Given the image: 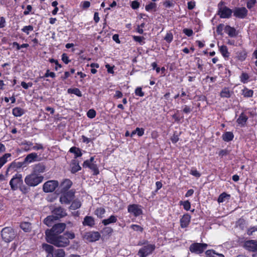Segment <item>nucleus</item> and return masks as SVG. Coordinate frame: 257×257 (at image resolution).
I'll return each instance as SVG.
<instances>
[{
  "instance_id": "55",
  "label": "nucleus",
  "mask_w": 257,
  "mask_h": 257,
  "mask_svg": "<svg viewBox=\"0 0 257 257\" xmlns=\"http://www.w3.org/2000/svg\"><path fill=\"white\" fill-rule=\"evenodd\" d=\"M183 32L186 35H187L188 37L192 36L193 34V32L191 29H187V28L184 29L183 30Z\"/></svg>"
},
{
  "instance_id": "26",
  "label": "nucleus",
  "mask_w": 257,
  "mask_h": 257,
  "mask_svg": "<svg viewBox=\"0 0 257 257\" xmlns=\"http://www.w3.org/2000/svg\"><path fill=\"white\" fill-rule=\"evenodd\" d=\"M12 112L14 116L19 117L24 114L25 111L21 107H16L13 108Z\"/></svg>"
},
{
  "instance_id": "17",
  "label": "nucleus",
  "mask_w": 257,
  "mask_h": 257,
  "mask_svg": "<svg viewBox=\"0 0 257 257\" xmlns=\"http://www.w3.org/2000/svg\"><path fill=\"white\" fill-rule=\"evenodd\" d=\"M65 252L62 249H57L54 250L52 253L47 255V257H64Z\"/></svg>"
},
{
  "instance_id": "37",
  "label": "nucleus",
  "mask_w": 257,
  "mask_h": 257,
  "mask_svg": "<svg viewBox=\"0 0 257 257\" xmlns=\"http://www.w3.org/2000/svg\"><path fill=\"white\" fill-rule=\"evenodd\" d=\"M133 38L135 41L139 43L141 45H143L145 43V38L144 37L133 36Z\"/></svg>"
},
{
  "instance_id": "23",
  "label": "nucleus",
  "mask_w": 257,
  "mask_h": 257,
  "mask_svg": "<svg viewBox=\"0 0 257 257\" xmlns=\"http://www.w3.org/2000/svg\"><path fill=\"white\" fill-rule=\"evenodd\" d=\"M206 257H224L221 253L216 252L214 250H207L205 252Z\"/></svg>"
},
{
  "instance_id": "41",
  "label": "nucleus",
  "mask_w": 257,
  "mask_h": 257,
  "mask_svg": "<svg viewBox=\"0 0 257 257\" xmlns=\"http://www.w3.org/2000/svg\"><path fill=\"white\" fill-rule=\"evenodd\" d=\"M180 205H182L183 206V207L185 210L188 211L190 210L191 208V204L190 202L188 200L185 201H180Z\"/></svg>"
},
{
  "instance_id": "18",
  "label": "nucleus",
  "mask_w": 257,
  "mask_h": 257,
  "mask_svg": "<svg viewBox=\"0 0 257 257\" xmlns=\"http://www.w3.org/2000/svg\"><path fill=\"white\" fill-rule=\"evenodd\" d=\"M71 181L69 179H66L61 183L60 188L62 192H65L71 187Z\"/></svg>"
},
{
  "instance_id": "45",
  "label": "nucleus",
  "mask_w": 257,
  "mask_h": 257,
  "mask_svg": "<svg viewBox=\"0 0 257 257\" xmlns=\"http://www.w3.org/2000/svg\"><path fill=\"white\" fill-rule=\"evenodd\" d=\"M156 4L155 3H150L148 5H146L145 9L147 11H151L156 8Z\"/></svg>"
},
{
  "instance_id": "54",
  "label": "nucleus",
  "mask_w": 257,
  "mask_h": 257,
  "mask_svg": "<svg viewBox=\"0 0 257 257\" xmlns=\"http://www.w3.org/2000/svg\"><path fill=\"white\" fill-rule=\"evenodd\" d=\"M131 228L135 231H138L141 232L143 231V228L138 225L133 224L131 226Z\"/></svg>"
},
{
  "instance_id": "14",
  "label": "nucleus",
  "mask_w": 257,
  "mask_h": 257,
  "mask_svg": "<svg viewBox=\"0 0 257 257\" xmlns=\"http://www.w3.org/2000/svg\"><path fill=\"white\" fill-rule=\"evenodd\" d=\"M191 216L186 213L180 219V225L181 227L185 228L188 226L191 220Z\"/></svg>"
},
{
  "instance_id": "61",
  "label": "nucleus",
  "mask_w": 257,
  "mask_h": 257,
  "mask_svg": "<svg viewBox=\"0 0 257 257\" xmlns=\"http://www.w3.org/2000/svg\"><path fill=\"white\" fill-rule=\"evenodd\" d=\"M6 23L5 18L3 17H0V29L4 28L6 26Z\"/></svg>"
},
{
  "instance_id": "19",
  "label": "nucleus",
  "mask_w": 257,
  "mask_h": 257,
  "mask_svg": "<svg viewBox=\"0 0 257 257\" xmlns=\"http://www.w3.org/2000/svg\"><path fill=\"white\" fill-rule=\"evenodd\" d=\"M12 154L6 153L0 157V169L8 161H11Z\"/></svg>"
},
{
  "instance_id": "64",
  "label": "nucleus",
  "mask_w": 257,
  "mask_h": 257,
  "mask_svg": "<svg viewBox=\"0 0 257 257\" xmlns=\"http://www.w3.org/2000/svg\"><path fill=\"white\" fill-rule=\"evenodd\" d=\"M140 4L137 1H133L132 3L131 7L133 9H137L139 7Z\"/></svg>"
},
{
  "instance_id": "50",
  "label": "nucleus",
  "mask_w": 257,
  "mask_h": 257,
  "mask_svg": "<svg viewBox=\"0 0 257 257\" xmlns=\"http://www.w3.org/2000/svg\"><path fill=\"white\" fill-rule=\"evenodd\" d=\"M14 46H16L17 50H20L21 48H27L29 46V45L28 44H23L21 45H20L17 42H14L13 44Z\"/></svg>"
},
{
  "instance_id": "11",
  "label": "nucleus",
  "mask_w": 257,
  "mask_h": 257,
  "mask_svg": "<svg viewBox=\"0 0 257 257\" xmlns=\"http://www.w3.org/2000/svg\"><path fill=\"white\" fill-rule=\"evenodd\" d=\"M244 247L248 251H257V240H248L244 242Z\"/></svg>"
},
{
  "instance_id": "7",
  "label": "nucleus",
  "mask_w": 257,
  "mask_h": 257,
  "mask_svg": "<svg viewBox=\"0 0 257 257\" xmlns=\"http://www.w3.org/2000/svg\"><path fill=\"white\" fill-rule=\"evenodd\" d=\"M207 244L206 243H195L190 246V250L192 252L200 254L206 248Z\"/></svg>"
},
{
  "instance_id": "5",
  "label": "nucleus",
  "mask_w": 257,
  "mask_h": 257,
  "mask_svg": "<svg viewBox=\"0 0 257 257\" xmlns=\"http://www.w3.org/2000/svg\"><path fill=\"white\" fill-rule=\"evenodd\" d=\"M218 14L222 18H227L229 17L232 13L230 9L224 6L222 2H220L218 4Z\"/></svg>"
},
{
  "instance_id": "63",
  "label": "nucleus",
  "mask_w": 257,
  "mask_h": 257,
  "mask_svg": "<svg viewBox=\"0 0 257 257\" xmlns=\"http://www.w3.org/2000/svg\"><path fill=\"white\" fill-rule=\"evenodd\" d=\"M190 174L197 178H199L200 176V174L195 169L191 170Z\"/></svg>"
},
{
  "instance_id": "34",
  "label": "nucleus",
  "mask_w": 257,
  "mask_h": 257,
  "mask_svg": "<svg viewBox=\"0 0 257 257\" xmlns=\"http://www.w3.org/2000/svg\"><path fill=\"white\" fill-rule=\"evenodd\" d=\"M220 95L221 97L228 98L231 95V92L228 88H224L221 91Z\"/></svg>"
},
{
  "instance_id": "38",
  "label": "nucleus",
  "mask_w": 257,
  "mask_h": 257,
  "mask_svg": "<svg viewBox=\"0 0 257 257\" xmlns=\"http://www.w3.org/2000/svg\"><path fill=\"white\" fill-rule=\"evenodd\" d=\"M23 149L26 151H29L32 150L33 143L30 142H25L22 144Z\"/></svg>"
},
{
  "instance_id": "29",
  "label": "nucleus",
  "mask_w": 257,
  "mask_h": 257,
  "mask_svg": "<svg viewBox=\"0 0 257 257\" xmlns=\"http://www.w3.org/2000/svg\"><path fill=\"white\" fill-rule=\"evenodd\" d=\"M230 197V195L229 194H227L225 192L222 193L219 196L218 198V202L219 203H222L225 201L226 200H229Z\"/></svg>"
},
{
  "instance_id": "12",
  "label": "nucleus",
  "mask_w": 257,
  "mask_h": 257,
  "mask_svg": "<svg viewBox=\"0 0 257 257\" xmlns=\"http://www.w3.org/2000/svg\"><path fill=\"white\" fill-rule=\"evenodd\" d=\"M74 193L72 191L64 193L60 198L61 203L69 204L74 198Z\"/></svg>"
},
{
  "instance_id": "46",
  "label": "nucleus",
  "mask_w": 257,
  "mask_h": 257,
  "mask_svg": "<svg viewBox=\"0 0 257 257\" xmlns=\"http://www.w3.org/2000/svg\"><path fill=\"white\" fill-rule=\"evenodd\" d=\"M163 5L165 7L169 8L174 6V2L173 0H167L163 3Z\"/></svg>"
},
{
  "instance_id": "27",
  "label": "nucleus",
  "mask_w": 257,
  "mask_h": 257,
  "mask_svg": "<svg viewBox=\"0 0 257 257\" xmlns=\"http://www.w3.org/2000/svg\"><path fill=\"white\" fill-rule=\"evenodd\" d=\"M57 220L54 215H52L46 217L44 220V223L48 226H50L52 225L54 221Z\"/></svg>"
},
{
  "instance_id": "52",
  "label": "nucleus",
  "mask_w": 257,
  "mask_h": 257,
  "mask_svg": "<svg viewBox=\"0 0 257 257\" xmlns=\"http://www.w3.org/2000/svg\"><path fill=\"white\" fill-rule=\"evenodd\" d=\"M64 235L66 237V238H68V240H69V239H73L75 237V234L72 232H66Z\"/></svg>"
},
{
  "instance_id": "25",
  "label": "nucleus",
  "mask_w": 257,
  "mask_h": 257,
  "mask_svg": "<svg viewBox=\"0 0 257 257\" xmlns=\"http://www.w3.org/2000/svg\"><path fill=\"white\" fill-rule=\"evenodd\" d=\"M224 30L225 33L231 37H233L236 35L235 29L229 26H225Z\"/></svg>"
},
{
  "instance_id": "33",
  "label": "nucleus",
  "mask_w": 257,
  "mask_h": 257,
  "mask_svg": "<svg viewBox=\"0 0 257 257\" xmlns=\"http://www.w3.org/2000/svg\"><path fill=\"white\" fill-rule=\"evenodd\" d=\"M105 212V210L103 208L100 207L97 208L95 211V214L99 218H102L104 216V214Z\"/></svg>"
},
{
  "instance_id": "1",
  "label": "nucleus",
  "mask_w": 257,
  "mask_h": 257,
  "mask_svg": "<svg viewBox=\"0 0 257 257\" xmlns=\"http://www.w3.org/2000/svg\"><path fill=\"white\" fill-rule=\"evenodd\" d=\"M46 240L51 244L57 247H65L69 245L70 241L68 238L63 235L56 236L51 233V231L46 230Z\"/></svg>"
},
{
  "instance_id": "13",
  "label": "nucleus",
  "mask_w": 257,
  "mask_h": 257,
  "mask_svg": "<svg viewBox=\"0 0 257 257\" xmlns=\"http://www.w3.org/2000/svg\"><path fill=\"white\" fill-rule=\"evenodd\" d=\"M100 237V234L97 231L87 232L85 235V238L88 241L93 242L98 240Z\"/></svg>"
},
{
  "instance_id": "28",
  "label": "nucleus",
  "mask_w": 257,
  "mask_h": 257,
  "mask_svg": "<svg viewBox=\"0 0 257 257\" xmlns=\"http://www.w3.org/2000/svg\"><path fill=\"white\" fill-rule=\"evenodd\" d=\"M94 224L93 218L91 216H86L83 222L84 225L92 226Z\"/></svg>"
},
{
  "instance_id": "21",
  "label": "nucleus",
  "mask_w": 257,
  "mask_h": 257,
  "mask_svg": "<svg viewBox=\"0 0 257 257\" xmlns=\"http://www.w3.org/2000/svg\"><path fill=\"white\" fill-rule=\"evenodd\" d=\"M233 138V134L231 132H226L222 136V140L227 142L232 141Z\"/></svg>"
},
{
  "instance_id": "59",
  "label": "nucleus",
  "mask_w": 257,
  "mask_h": 257,
  "mask_svg": "<svg viewBox=\"0 0 257 257\" xmlns=\"http://www.w3.org/2000/svg\"><path fill=\"white\" fill-rule=\"evenodd\" d=\"M136 132L139 137L142 136L144 134V130L143 128L137 127Z\"/></svg>"
},
{
  "instance_id": "44",
  "label": "nucleus",
  "mask_w": 257,
  "mask_h": 257,
  "mask_svg": "<svg viewBox=\"0 0 257 257\" xmlns=\"http://www.w3.org/2000/svg\"><path fill=\"white\" fill-rule=\"evenodd\" d=\"M89 168L93 172L94 175H97L98 174H99V170L97 168V166L96 164H94L93 163L90 166Z\"/></svg>"
},
{
  "instance_id": "4",
  "label": "nucleus",
  "mask_w": 257,
  "mask_h": 257,
  "mask_svg": "<svg viewBox=\"0 0 257 257\" xmlns=\"http://www.w3.org/2000/svg\"><path fill=\"white\" fill-rule=\"evenodd\" d=\"M1 235L4 240L7 242L11 241L15 237V233L11 227H5L2 230Z\"/></svg>"
},
{
  "instance_id": "51",
  "label": "nucleus",
  "mask_w": 257,
  "mask_h": 257,
  "mask_svg": "<svg viewBox=\"0 0 257 257\" xmlns=\"http://www.w3.org/2000/svg\"><path fill=\"white\" fill-rule=\"evenodd\" d=\"M173 36L171 33H167L164 39L169 43L173 40Z\"/></svg>"
},
{
  "instance_id": "22",
  "label": "nucleus",
  "mask_w": 257,
  "mask_h": 257,
  "mask_svg": "<svg viewBox=\"0 0 257 257\" xmlns=\"http://www.w3.org/2000/svg\"><path fill=\"white\" fill-rule=\"evenodd\" d=\"M38 157V155L35 153H32L28 155L25 159V162L27 163H31L34 161H35L37 158Z\"/></svg>"
},
{
  "instance_id": "48",
  "label": "nucleus",
  "mask_w": 257,
  "mask_h": 257,
  "mask_svg": "<svg viewBox=\"0 0 257 257\" xmlns=\"http://www.w3.org/2000/svg\"><path fill=\"white\" fill-rule=\"evenodd\" d=\"M87 116L90 118H93L96 116L95 111L93 109H89L87 112Z\"/></svg>"
},
{
  "instance_id": "8",
  "label": "nucleus",
  "mask_w": 257,
  "mask_h": 257,
  "mask_svg": "<svg viewBox=\"0 0 257 257\" xmlns=\"http://www.w3.org/2000/svg\"><path fill=\"white\" fill-rule=\"evenodd\" d=\"M155 249V245L153 244H148L141 248L139 252L138 255L141 257H146L151 254Z\"/></svg>"
},
{
  "instance_id": "6",
  "label": "nucleus",
  "mask_w": 257,
  "mask_h": 257,
  "mask_svg": "<svg viewBox=\"0 0 257 257\" xmlns=\"http://www.w3.org/2000/svg\"><path fill=\"white\" fill-rule=\"evenodd\" d=\"M58 182L55 180H50L45 182L43 187L45 192H52L58 186Z\"/></svg>"
},
{
  "instance_id": "32",
  "label": "nucleus",
  "mask_w": 257,
  "mask_h": 257,
  "mask_svg": "<svg viewBox=\"0 0 257 257\" xmlns=\"http://www.w3.org/2000/svg\"><path fill=\"white\" fill-rule=\"evenodd\" d=\"M71 172L72 173H75L81 169V167L79 165V164L76 161H74L71 164Z\"/></svg>"
},
{
  "instance_id": "3",
  "label": "nucleus",
  "mask_w": 257,
  "mask_h": 257,
  "mask_svg": "<svg viewBox=\"0 0 257 257\" xmlns=\"http://www.w3.org/2000/svg\"><path fill=\"white\" fill-rule=\"evenodd\" d=\"M23 183L22 174L17 173L15 175L10 181L11 188L13 190H17Z\"/></svg>"
},
{
  "instance_id": "30",
  "label": "nucleus",
  "mask_w": 257,
  "mask_h": 257,
  "mask_svg": "<svg viewBox=\"0 0 257 257\" xmlns=\"http://www.w3.org/2000/svg\"><path fill=\"white\" fill-rule=\"evenodd\" d=\"M42 248L47 252V255H49L50 253H52L54 250V247L53 246L46 243H43L42 244Z\"/></svg>"
},
{
  "instance_id": "10",
  "label": "nucleus",
  "mask_w": 257,
  "mask_h": 257,
  "mask_svg": "<svg viewBox=\"0 0 257 257\" xmlns=\"http://www.w3.org/2000/svg\"><path fill=\"white\" fill-rule=\"evenodd\" d=\"M66 228V224L64 223H59L55 224L51 229L47 230L51 231V233L53 234H60L62 233Z\"/></svg>"
},
{
  "instance_id": "20",
  "label": "nucleus",
  "mask_w": 257,
  "mask_h": 257,
  "mask_svg": "<svg viewBox=\"0 0 257 257\" xmlns=\"http://www.w3.org/2000/svg\"><path fill=\"white\" fill-rule=\"evenodd\" d=\"M248 119L247 116L243 113H242L237 118L236 121L240 126H244Z\"/></svg>"
},
{
  "instance_id": "62",
  "label": "nucleus",
  "mask_w": 257,
  "mask_h": 257,
  "mask_svg": "<svg viewBox=\"0 0 257 257\" xmlns=\"http://www.w3.org/2000/svg\"><path fill=\"white\" fill-rule=\"evenodd\" d=\"M62 60L66 64H68L70 62L69 58L66 54H62Z\"/></svg>"
},
{
  "instance_id": "43",
  "label": "nucleus",
  "mask_w": 257,
  "mask_h": 257,
  "mask_svg": "<svg viewBox=\"0 0 257 257\" xmlns=\"http://www.w3.org/2000/svg\"><path fill=\"white\" fill-rule=\"evenodd\" d=\"M81 206V203L79 201L75 200L73 201L71 206H70V209L73 210H75L78 208H79Z\"/></svg>"
},
{
  "instance_id": "16",
  "label": "nucleus",
  "mask_w": 257,
  "mask_h": 257,
  "mask_svg": "<svg viewBox=\"0 0 257 257\" xmlns=\"http://www.w3.org/2000/svg\"><path fill=\"white\" fill-rule=\"evenodd\" d=\"M247 14V10L245 8L236 9L234 11V15L239 18H244Z\"/></svg>"
},
{
  "instance_id": "49",
  "label": "nucleus",
  "mask_w": 257,
  "mask_h": 257,
  "mask_svg": "<svg viewBox=\"0 0 257 257\" xmlns=\"http://www.w3.org/2000/svg\"><path fill=\"white\" fill-rule=\"evenodd\" d=\"M21 166L20 165V163H17L16 162H13L9 166L7 171H9L11 169H14L16 168L20 167Z\"/></svg>"
},
{
  "instance_id": "39",
  "label": "nucleus",
  "mask_w": 257,
  "mask_h": 257,
  "mask_svg": "<svg viewBox=\"0 0 257 257\" xmlns=\"http://www.w3.org/2000/svg\"><path fill=\"white\" fill-rule=\"evenodd\" d=\"M253 92L252 90L244 88L242 90V94L244 97H250L253 95Z\"/></svg>"
},
{
  "instance_id": "36",
  "label": "nucleus",
  "mask_w": 257,
  "mask_h": 257,
  "mask_svg": "<svg viewBox=\"0 0 257 257\" xmlns=\"http://www.w3.org/2000/svg\"><path fill=\"white\" fill-rule=\"evenodd\" d=\"M21 228L25 232H28L31 230V224L27 222H24L21 223Z\"/></svg>"
},
{
  "instance_id": "58",
  "label": "nucleus",
  "mask_w": 257,
  "mask_h": 257,
  "mask_svg": "<svg viewBox=\"0 0 257 257\" xmlns=\"http://www.w3.org/2000/svg\"><path fill=\"white\" fill-rule=\"evenodd\" d=\"M21 85H22V86L24 88H25V89H28L29 87H32V85H33V84H32V83H31V82H29V83H26L25 82L23 81V82H21Z\"/></svg>"
},
{
  "instance_id": "31",
  "label": "nucleus",
  "mask_w": 257,
  "mask_h": 257,
  "mask_svg": "<svg viewBox=\"0 0 257 257\" xmlns=\"http://www.w3.org/2000/svg\"><path fill=\"white\" fill-rule=\"evenodd\" d=\"M219 51L221 53L222 55L225 57H228L229 53L228 52V49L226 46H221L219 47Z\"/></svg>"
},
{
  "instance_id": "24",
  "label": "nucleus",
  "mask_w": 257,
  "mask_h": 257,
  "mask_svg": "<svg viewBox=\"0 0 257 257\" xmlns=\"http://www.w3.org/2000/svg\"><path fill=\"white\" fill-rule=\"evenodd\" d=\"M117 221V217L114 215H111L107 219H103L102 221V223L104 225H108L110 223H115Z\"/></svg>"
},
{
  "instance_id": "53",
  "label": "nucleus",
  "mask_w": 257,
  "mask_h": 257,
  "mask_svg": "<svg viewBox=\"0 0 257 257\" xmlns=\"http://www.w3.org/2000/svg\"><path fill=\"white\" fill-rule=\"evenodd\" d=\"M249 77L246 73H242L240 76V80L242 82L245 83H246Z\"/></svg>"
},
{
  "instance_id": "47",
  "label": "nucleus",
  "mask_w": 257,
  "mask_h": 257,
  "mask_svg": "<svg viewBox=\"0 0 257 257\" xmlns=\"http://www.w3.org/2000/svg\"><path fill=\"white\" fill-rule=\"evenodd\" d=\"M135 94L136 95L143 97L144 96V92L142 91V88L141 87H138L135 89Z\"/></svg>"
},
{
  "instance_id": "15",
  "label": "nucleus",
  "mask_w": 257,
  "mask_h": 257,
  "mask_svg": "<svg viewBox=\"0 0 257 257\" xmlns=\"http://www.w3.org/2000/svg\"><path fill=\"white\" fill-rule=\"evenodd\" d=\"M53 215H54L56 219H57L65 216L66 215V213L61 207H58L53 211Z\"/></svg>"
},
{
  "instance_id": "57",
  "label": "nucleus",
  "mask_w": 257,
  "mask_h": 257,
  "mask_svg": "<svg viewBox=\"0 0 257 257\" xmlns=\"http://www.w3.org/2000/svg\"><path fill=\"white\" fill-rule=\"evenodd\" d=\"M56 75L54 72H50L49 70H47L44 76L45 77H51L52 78H54L55 77Z\"/></svg>"
},
{
  "instance_id": "9",
  "label": "nucleus",
  "mask_w": 257,
  "mask_h": 257,
  "mask_svg": "<svg viewBox=\"0 0 257 257\" xmlns=\"http://www.w3.org/2000/svg\"><path fill=\"white\" fill-rule=\"evenodd\" d=\"M127 211L129 213L133 214L137 217L143 213V210L141 206L137 204L130 205L127 207Z\"/></svg>"
},
{
  "instance_id": "40",
  "label": "nucleus",
  "mask_w": 257,
  "mask_h": 257,
  "mask_svg": "<svg viewBox=\"0 0 257 257\" xmlns=\"http://www.w3.org/2000/svg\"><path fill=\"white\" fill-rule=\"evenodd\" d=\"M34 30L33 26L31 25L24 26L22 29V31L27 35H29L30 33L33 31Z\"/></svg>"
},
{
  "instance_id": "60",
  "label": "nucleus",
  "mask_w": 257,
  "mask_h": 257,
  "mask_svg": "<svg viewBox=\"0 0 257 257\" xmlns=\"http://www.w3.org/2000/svg\"><path fill=\"white\" fill-rule=\"evenodd\" d=\"M82 7L84 9L88 8L90 6V3L88 1L82 2L81 4Z\"/></svg>"
},
{
  "instance_id": "42",
  "label": "nucleus",
  "mask_w": 257,
  "mask_h": 257,
  "mask_svg": "<svg viewBox=\"0 0 257 257\" xmlns=\"http://www.w3.org/2000/svg\"><path fill=\"white\" fill-rule=\"evenodd\" d=\"M68 91L69 93L74 94L79 97L82 96L81 92L78 88L69 89Z\"/></svg>"
},
{
  "instance_id": "35",
  "label": "nucleus",
  "mask_w": 257,
  "mask_h": 257,
  "mask_svg": "<svg viewBox=\"0 0 257 257\" xmlns=\"http://www.w3.org/2000/svg\"><path fill=\"white\" fill-rule=\"evenodd\" d=\"M69 151L75 155V158L80 157L82 155L80 150L75 147L71 148Z\"/></svg>"
},
{
  "instance_id": "2",
  "label": "nucleus",
  "mask_w": 257,
  "mask_h": 257,
  "mask_svg": "<svg viewBox=\"0 0 257 257\" xmlns=\"http://www.w3.org/2000/svg\"><path fill=\"white\" fill-rule=\"evenodd\" d=\"M43 180V177L34 171L25 177V182L27 185L34 187L41 183Z\"/></svg>"
},
{
  "instance_id": "56",
  "label": "nucleus",
  "mask_w": 257,
  "mask_h": 257,
  "mask_svg": "<svg viewBox=\"0 0 257 257\" xmlns=\"http://www.w3.org/2000/svg\"><path fill=\"white\" fill-rule=\"evenodd\" d=\"M44 149L42 145L40 144H36L35 145L32 146V149L34 150H43Z\"/></svg>"
}]
</instances>
